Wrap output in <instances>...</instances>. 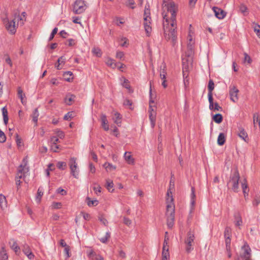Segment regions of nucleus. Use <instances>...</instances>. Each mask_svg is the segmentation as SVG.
I'll return each mask as SVG.
<instances>
[{"label":"nucleus","mask_w":260,"mask_h":260,"mask_svg":"<svg viewBox=\"0 0 260 260\" xmlns=\"http://www.w3.org/2000/svg\"><path fill=\"white\" fill-rule=\"evenodd\" d=\"M174 175H171L170 181V188L167 191V196L168 198L167 199V209L166 215L167 216V225L169 229H171L174 224L175 220V205L173 203V198L172 196V192L171 191V189H173L175 186V182L172 178Z\"/></svg>","instance_id":"nucleus-1"},{"label":"nucleus","mask_w":260,"mask_h":260,"mask_svg":"<svg viewBox=\"0 0 260 260\" xmlns=\"http://www.w3.org/2000/svg\"><path fill=\"white\" fill-rule=\"evenodd\" d=\"M164 7H166L167 9V10L169 12H170L171 14V28L176 27V29L177 28L176 27V10L175 8V5L174 2H170L167 4H165Z\"/></svg>","instance_id":"nucleus-2"},{"label":"nucleus","mask_w":260,"mask_h":260,"mask_svg":"<svg viewBox=\"0 0 260 260\" xmlns=\"http://www.w3.org/2000/svg\"><path fill=\"white\" fill-rule=\"evenodd\" d=\"M88 6L83 0H76L73 5V12L75 14L83 13L87 8Z\"/></svg>","instance_id":"nucleus-3"},{"label":"nucleus","mask_w":260,"mask_h":260,"mask_svg":"<svg viewBox=\"0 0 260 260\" xmlns=\"http://www.w3.org/2000/svg\"><path fill=\"white\" fill-rule=\"evenodd\" d=\"M240 175L237 170H236L231 175L230 178L229 184H231L232 189L234 192H238L239 189V181Z\"/></svg>","instance_id":"nucleus-4"},{"label":"nucleus","mask_w":260,"mask_h":260,"mask_svg":"<svg viewBox=\"0 0 260 260\" xmlns=\"http://www.w3.org/2000/svg\"><path fill=\"white\" fill-rule=\"evenodd\" d=\"M194 234L189 231L187 234V238L185 239L184 243L186 244L185 250L187 253H190L193 249V243L194 240Z\"/></svg>","instance_id":"nucleus-5"},{"label":"nucleus","mask_w":260,"mask_h":260,"mask_svg":"<svg viewBox=\"0 0 260 260\" xmlns=\"http://www.w3.org/2000/svg\"><path fill=\"white\" fill-rule=\"evenodd\" d=\"M165 37L167 40H171L173 45L177 41V31L176 27L171 28L169 30V32L167 33L166 28L164 27Z\"/></svg>","instance_id":"nucleus-6"},{"label":"nucleus","mask_w":260,"mask_h":260,"mask_svg":"<svg viewBox=\"0 0 260 260\" xmlns=\"http://www.w3.org/2000/svg\"><path fill=\"white\" fill-rule=\"evenodd\" d=\"M70 168L71 174L75 178H78L79 170L77 168L76 159L75 157H71L69 161Z\"/></svg>","instance_id":"nucleus-7"},{"label":"nucleus","mask_w":260,"mask_h":260,"mask_svg":"<svg viewBox=\"0 0 260 260\" xmlns=\"http://www.w3.org/2000/svg\"><path fill=\"white\" fill-rule=\"evenodd\" d=\"M28 172V168H24L23 167L22 169H18V173L17 176H16V184L17 186V188L20 186L21 182L20 179L25 177V174Z\"/></svg>","instance_id":"nucleus-8"},{"label":"nucleus","mask_w":260,"mask_h":260,"mask_svg":"<svg viewBox=\"0 0 260 260\" xmlns=\"http://www.w3.org/2000/svg\"><path fill=\"white\" fill-rule=\"evenodd\" d=\"M229 88L231 100L235 103L237 102L238 100V93L239 91V90L235 86H230Z\"/></svg>","instance_id":"nucleus-9"},{"label":"nucleus","mask_w":260,"mask_h":260,"mask_svg":"<svg viewBox=\"0 0 260 260\" xmlns=\"http://www.w3.org/2000/svg\"><path fill=\"white\" fill-rule=\"evenodd\" d=\"M5 26L6 29L10 34L12 35L15 34L17 25H16L15 22L14 20L8 21L5 24Z\"/></svg>","instance_id":"nucleus-10"},{"label":"nucleus","mask_w":260,"mask_h":260,"mask_svg":"<svg viewBox=\"0 0 260 260\" xmlns=\"http://www.w3.org/2000/svg\"><path fill=\"white\" fill-rule=\"evenodd\" d=\"M212 9L215 16L218 19H222L225 17L226 13L221 9L217 7H213Z\"/></svg>","instance_id":"nucleus-11"},{"label":"nucleus","mask_w":260,"mask_h":260,"mask_svg":"<svg viewBox=\"0 0 260 260\" xmlns=\"http://www.w3.org/2000/svg\"><path fill=\"white\" fill-rule=\"evenodd\" d=\"M243 253L241 254V257H251V249L247 243H245L242 247Z\"/></svg>","instance_id":"nucleus-12"},{"label":"nucleus","mask_w":260,"mask_h":260,"mask_svg":"<svg viewBox=\"0 0 260 260\" xmlns=\"http://www.w3.org/2000/svg\"><path fill=\"white\" fill-rule=\"evenodd\" d=\"M238 136L241 138L242 140H243L245 142H248L249 141V139L248 137V135L247 133L245 132L244 129L242 127H239V131L238 133Z\"/></svg>","instance_id":"nucleus-13"},{"label":"nucleus","mask_w":260,"mask_h":260,"mask_svg":"<svg viewBox=\"0 0 260 260\" xmlns=\"http://www.w3.org/2000/svg\"><path fill=\"white\" fill-rule=\"evenodd\" d=\"M76 96L70 93H68L64 98V103L68 105H72L73 103L75 101Z\"/></svg>","instance_id":"nucleus-14"},{"label":"nucleus","mask_w":260,"mask_h":260,"mask_svg":"<svg viewBox=\"0 0 260 260\" xmlns=\"http://www.w3.org/2000/svg\"><path fill=\"white\" fill-rule=\"evenodd\" d=\"M234 223L236 226H240L242 224V217L239 212L235 213L234 214Z\"/></svg>","instance_id":"nucleus-15"},{"label":"nucleus","mask_w":260,"mask_h":260,"mask_svg":"<svg viewBox=\"0 0 260 260\" xmlns=\"http://www.w3.org/2000/svg\"><path fill=\"white\" fill-rule=\"evenodd\" d=\"M101 123H102V126L103 128L104 129L105 131H107L109 130V124L108 122L107 119V116L105 114H102L101 115Z\"/></svg>","instance_id":"nucleus-16"},{"label":"nucleus","mask_w":260,"mask_h":260,"mask_svg":"<svg viewBox=\"0 0 260 260\" xmlns=\"http://www.w3.org/2000/svg\"><path fill=\"white\" fill-rule=\"evenodd\" d=\"M0 259L1 260L8 259V255L4 246L2 247L0 250Z\"/></svg>","instance_id":"nucleus-17"},{"label":"nucleus","mask_w":260,"mask_h":260,"mask_svg":"<svg viewBox=\"0 0 260 260\" xmlns=\"http://www.w3.org/2000/svg\"><path fill=\"white\" fill-rule=\"evenodd\" d=\"M122 116L118 112H115L114 113V117L113 118V120L118 126L120 125L121 123Z\"/></svg>","instance_id":"nucleus-18"},{"label":"nucleus","mask_w":260,"mask_h":260,"mask_svg":"<svg viewBox=\"0 0 260 260\" xmlns=\"http://www.w3.org/2000/svg\"><path fill=\"white\" fill-rule=\"evenodd\" d=\"M0 207L2 210H4L7 207L6 197L2 194H0Z\"/></svg>","instance_id":"nucleus-19"},{"label":"nucleus","mask_w":260,"mask_h":260,"mask_svg":"<svg viewBox=\"0 0 260 260\" xmlns=\"http://www.w3.org/2000/svg\"><path fill=\"white\" fill-rule=\"evenodd\" d=\"M225 141V136L224 133H221L219 134L217 138V144L219 146H222Z\"/></svg>","instance_id":"nucleus-20"},{"label":"nucleus","mask_w":260,"mask_h":260,"mask_svg":"<svg viewBox=\"0 0 260 260\" xmlns=\"http://www.w3.org/2000/svg\"><path fill=\"white\" fill-rule=\"evenodd\" d=\"M124 157L125 160L129 164H133L134 162V159L132 157L130 152H125L124 154Z\"/></svg>","instance_id":"nucleus-21"},{"label":"nucleus","mask_w":260,"mask_h":260,"mask_svg":"<svg viewBox=\"0 0 260 260\" xmlns=\"http://www.w3.org/2000/svg\"><path fill=\"white\" fill-rule=\"evenodd\" d=\"M2 113L3 116L4 122L6 125H7L9 120V117L8 115V111L6 107H4L2 108Z\"/></svg>","instance_id":"nucleus-22"},{"label":"nucleus","mask_w":260,"mask_h":260,"mask_svg":"<svg viewBox=\"0 0 260 260\" xmlns=\"http://www.w3.org/2000/svg\"><path fill=\"white\" fill-rule=\"evenodd\" d=\"M106 63L107 66L112 68L113 69L117 67V63L115 62V60L110 57H108L107 58Z\"/></svg>","instance_id":"nucleus-23"},{"label":"nucleus","mask_w":260,"mask_h":260,"mask_svg":"<svg viewBox=\"0 0 260 260\" xmlns=\"http://www.w3.org/2000/svg\"><path fill=\"white\" fill-rule=\"evenodd\" d=\"M149 19H151L150 8H147V5H145L144 13V20L147 21Z\"/></svg>","instance_id":"nucleus-24"},{"label":"nucleus","mask_w":260,"mask_h":260,"mask_svg":"<svg viewBox=\"0 0 260 260\" xmlns=\"http://www.w3.org/2000/svg\"><path fill=\"white\" fill-rule=\"evenodd\" d=\"M39 116V113L38 108H36L32 112V113L31 115V116L32 118V121L34 122L36 124L37 123L38 120V117ZM37 125V124H36Z\"/></svg>","instance_id":"nucleus-25"},{"label":"nucleus","mask_w":260,"mask_h":260,"mask_svg":"<svg viewBox=\"0 0 260 260\" xmlns=\"http://www.w3.org/2000/svg\"><path fill=\"white\" fill-rule=\"evenodd\" d=\"M149 118L150 121L151 125L152 127H154L155 124L156 120V113L155 112L153 113H149Z\"/></svg>","instance_id":"nucleus-26"},{"label":"nucleus","mask_w":260,"mask_h":260,"mask_svg":"<svg viewBox=\"0 0 260 260\" xmlns=\"http://www.w3.org/2000/svg\"><path fill=\"white\" fill-rule=\"evenodd\" d=\"M72 75H73V73L71 71H67V72H64V73L63 74V76L64 78L65 81L69 82H72L73 81V77L70 78V77H69V76L70 77V76H72Z\"/></svg>","instance_id":"nucleus-27"},{"label":"nucleus","mask_w":260,"mask_h":260,"mask_svg":"<svg viewBox=\"0 0 260 260\" xmlns=\"http://www.w3.org/2000/svg\"><path fill=\"white\" fill-rule=\"evenodd\" d=\"M239 10L244 16H246L248 14V8L244 4H240L239 6Z\"/></svg>","instance_id":"nucleus-28"},{"label":"nucleus","mask_w":260,"mask_h":260,"mask_svg":"<svg viewBox=\"0 0 260 260\" xmlns=\"http://www.w3.org/2000/svg\"><path fill=\"white\" fill-rule=\"evenodd\" d=\"M170 253L169 249H164L162 250V260H169Z\"/></svg>","instance_id":"nucleus-29"},{"label":"nucleus","mask_w":260,"mask_h":260,"mask_svg":"<svg viewBox=\"0 0 260 260\" xmlns=\"http://www.w3.org/2000/svg\"><path fill=\"white\" fill-rule=\"evenodd\" d=\"M213 120L217 123H220L223 120V117L221 114H216L213 116Z\"/></svg>","instance_id":"nucleus-30"},{"label":"nucleus","mask_w":260,"mask_h":260,"mask_svg":"<svg viewBox=\"0 0 260 260\" xmlns=\"http://www.w3.org/2000/svg\"><path fill=\"white\" fill-rule=\"evenodd\" d=\"M103 167L107 170V171L114 170L116 169L115 166L113 165L112 164L106 162L104 165Z\"/></svg>","instance_id":"nucleus-31"},{"label":"nucleus","mask_w":260,"mask_h":260,"mask_svg":"<svg viewBox=\"0 0 260 260\" xmlns=\"http://www.w3.org/2000/svg\"><path fill=\"white\" fill-rule=\"evenodd\" d=\"M232 236V230L229 227L226 226L225 228V230L224 232V238H230Z\"/></svg>","instance_id":"nucleus-32"},{"label":"nucleus","mask_w":260,"mask_h":260,"mask_svg":"<svg viewBox=\"0 0 260 260\" xmlns=\"http://www.w3.org/2000/svg\"><path fill=\"white\" fill-rule=\"evenodd\" d=\"M86 200L87 201V205L88 206H95L98 205L99 201L97 200H91L90 198L87 197Z\"/></svg>","instance_id":"nucleus-33"},{"label":"nucleus","mask_w":260,"mask_h":260,"mask_svg":"<svg viewBox=\"0 0 260 260\" xmlns=\"http://www.w3.org/2000/svg\"><path fill=\"white\" fill-rule=\"evenodd\" d=\"M191 192L190 194V204L192 206H193L195 204V200L194 199L196 198V194H195V189L194 188L192 187H191Z\"/></svg>","instance_id":"nucleus-34"},{"label":"nucleus","mask_w":260,"mask_h":260,"mask_svg":"<svg viewBox=\"0 0 260 260\" xmlns=\"http://www.w3.org/2000/svg\"><path fill=\"white\" fill-rule=\"evenodd\" d=\"M43 195V191L40 187L39 188L37 191V194L36 197V200L37 203H40L41 200V198Z\"/></svg>","instance_id":"nucleus-35"},{"label":"nucleus","mask_w":260,"mask_h":260,"mask_svg":"<svg viewBox=\"0 0 260 260\" xmlns=\"http://www.w3.org/2000/svg\"><path fill=\"white\" fill-rule=\"evenodd\" d=\"M144 27L147 36H150L152 28L149 24H147L146 23H144Z\"/></svg>","instance_id":"nucleus-36"},{"label":"nucleus","mask_w":260,"mask_h":260,"mask_svg":"<svg viewBox=\"0 0 260 260\" xmlns=\"http://www.w3.org/2000/svg\"><path fill=\"white\" fill-rule=\"evenodd\" d=\"M18 97L21 99V103L23 104H24V101L23 99L24 97H25V94L23 93L22 90L21 89L20 87H19L18 89Z\"/></svg>","instance_id":"nucleus-37"},{"label":"nucleus","mask_w":260,"mask_h":260,"mask_svg":"<svg viewBox=\"0 0 260 260\" xmlns=\"http://www.w3.org/2000/svg\"><path fill=\"white\" fill-rule=\"evenodd\" d=\"M13 243L12 245H11V248L16 252H19L20 250V247L18 245L16 241L14 240H12Z\"/></svg>","instance_id":"nucleus-38"},{"label":"nucleus","mask_w":260,"mask_h":260,"mask_svg":"<svg viewBox=\"0 0 260 260\" xmlns=\"http://www.w3.org/2000/svg\"><path fill=\"white\" fill-rule=\"evenodd\" d=\"M57 167L61 170H64L67 167V164L64 161H58L56 164Z\"/></svg>","instance_id":"nucleus-39"},{"label":"nucleus","mask_w":260,"mask_h":260,"mask_svg":"<svg viewBox=\"0 0 260 260\" xmlns=\"http://www.w3.org/2000/svg\"><path fill=\"white\" fill-rule=\"evenodd\" d=\"M54 133L56 134L57 138H59L61 139L64 138V134L63 131L58 129H56L54 130Z\"/></svg>","instance_id":"nucleus-40"},{"label":"nucleus","mask_w":260,"mask_h":260,"mask_svg":"<svg viewBox=\"0 0 260 260\" xmlns=\"http://www.w3.org/2000/svg\"><path fill=\"white\" fill-rule=\"evenodd\" d=\"M114 184L112 180H107L106 181V187L107 189L110 192H112L114 189H113L111 191L110 190V189L112 188L113 187Z\"/></svg>","instance_id":"nucleus-41"},{"label":"nucleus","mask_w":260,"mask_h":260,"mask_svg":"<svg viewBox=\"0 0 260 260\" xmlns=\"http://www.w3.org/2000/svg\"><path fill=\"white\" fill-rule=\"evenodd\" d=\"M214 88V83L212 80H210L208 85V92L212 93V91Z\"/></svg>","instance_id":"nucleus-42"},{"label":"nucleus","mask_w":260,"mask_h":260,"mask_svg":"<svg viewBox=\"0 0 260 260\" xmlns=\"http://www.w3.org/2000/svg\"><path fill=\"white\" fill-rule=\"evenodd\" d=\"M1 18H2V21L3 22V23L5 24V23H6L7 22H8V21H9V20L8 19V13H7V12H4L3 15L1 17Z\"/></svg>","instance_id":"nucleus-43"},{"label":"nucleus","mask_w":260,"mask_h":260,"mask_svg":"<svg viewBox=\"0 0 260 260\" xmlns=\"http://www.w3.org/2000/svg\"><path fill=\"white\" fill-rule=\"evenodd\" d=\"M254 31L256 33L257 37L260 38V25L258 24H254Z\"/></svg>","instance_id":"nucleus-44"},{"label":"nucleus","mask_w":260,"mask_h":260,"mask_svg":"<svg viewBox=\"0 0 260 260\" xmlns=\"http://www.w3.org/2000/svg\"><path fill=\"white\" fill-rule=\"evenodd\" d=\"M185 71H184V68L183 67V82H184V85L185 88L187 87V86L189 84V79H185Z\"/></svg>","instance_id":"nucleus-45"},{"label":"nucleus","mask_w":260,"mask_h":260,"mask_svg":"<svg viewBox=\"0 0 260 260\" xmlns=\"http://www.w3.org/2000/svg\"><path fill=\"white\" fill-rule=\"evenodd\" d=\"M124 55V54L123 52L118 51L116 52V57L120 60H123Z\"/></svg>","instance_id":"nucleus-46"},{"label":"nucleus","mask_w":260,"mask_h":260,"mask_svg":"<svg viewBox=\"0 0 260 260\" xmlns=\"http://www.w3.org/2000/svg\"><path fill=\"white\" fill-rule=\"evenodd\" d=\"M6 140V137L5 133L0 129V143H4Z\"/></svg>","instance_id":"nucleus-47"},{"label":"nucleus","mask_w":260,"mask_h":260,"mask_svg":"<svg viewBox=\"0 0 260 260\" xmlns=\"http://www.w3.org/2000/svg\"><path fill=\"white\" fill-rule=\"evenodd\" d=\"M123 79H124V82L122 84L123 87H124V88H125L127 89H130L131 86L129 84L128 80L127 79H125L124 78H123Z\"/></svg>","instance_id":"nucleus-48"},{"label":"nucleus","mask_w":260,"mask_h":260,"mask_svg":"<svg viewBox=\"0 0 260 260\" xmlns=\"http://www.w3.org/2000/svg\"><path fill=\"white\" fill-rule=\"evenodd\" d=\"M225 243L226 250H229L230 248H231V238H225Z\"/></svg>","instance_id":"nucleus-49"},{"label":"nucleus","mask_w":260,"mask_h":260,"mask_svg":"<svg viewBox=\"0 0 260 260\" xmlns=\"http://www.w3.org/2000/svg\"><path fill=\"white\" fill-rule=\"evenodd\" d=\"M135 4V2L134 0H127L126 2V5L127 6H129L132 9H134L135 7L134 6Z\"/></svg>","instance_id":"nucleus-50"},{"label":"nucleus","mask_w":260,"mask_h":260,"mask_svg":"<svg viewBox=\"0 0 260 260\" xmlns=\"http://www.w3.org/2000/svg\"><path fill=\"white\" fill-rule=\"evenodd\" d=\"M149 105H152V104L154 103V100L152 97V88H151V82H150V89H149Z\"/></svg>","instance_id":"nucleus-51"},{"label":"nucleus","mask_w":260,"mask_h":260,"mask_svg":"<svg viewBox=\"0 0 260 260\" xmlns=\"http://www.w3.org/2000/svg\"><path fill=\"white\" fill-rule=\"evenodd\" d=\"M93 190L95 193L96 194H98L101 192V187L100 186V185L95 184V186L93 187Z\"/></svg>","instance_id":"nucleus-52"},{"label":"nucleus","mask_w":260,"mask_h":260,"mask_svg":"<svg viewBox=\"0 0 260 260\" xmlns=\"http://www.w3.org/2000/svg\"><path fill=\"white\" fill-rule=\"evenodd\" d=\"M57 27H55L52 31L50 35V37L49 38V41H50L51 40H52L54 37V35L57 33Z\"/></svg>","instance_id":"nucleus-53"},{"label":"nucleus","mask_w":260,"mask_h":260,"mask_svg":"<svg viewBox=\"0 0 260 260\" xmlns=\"http://www.w3.org/2000/svg\"><path fill=\"white\" fill-rule=\"evenodd\" d=\"M244 62H247L248 63H250L252 61V59L250 56L248 55L247 53H244Z\"/></svg>","instance_id":"nucleus-54"},{"label":"nucleus","mask_w":260,"mask_h":260,"mask_svg":"<svg viewBox=\"0 0 260 260\" xmlns=\"http://www.w3.org/2000/svg\"><path fill=\"white\" fill-rule=\"evenodd\" d=\"M92 52L96 54V55L98 57H100L102 55L101 51L99 48H93L92 50Z\"/></svg>","instance_id":"nucleus-55"},{"label":"nucleus","mask_w":260,"mask_h":260,"mask_svg":"<svg viewBox=\"0 0 260 260\" xmlns=\"http://www.w3.org/2000/svg\"><path fill=\"white\" fill-rule=\"evenodd\" d=\"M59 145H57V144H51V150L53 151V152H58V149H59Z\"/></svg>","instance_id":"nucleus-56"},{"label":"nucleus","mask_w":260,"mask_h":260,"mask_svg":"<svg viewBox=\"0 0 260 260\" xmlns=\"http://www.w3.org/2000/svg\"><path fill=\"white\" fill-rule=\"evenodd\" d=\"M27 157H25L23 159V165H22V164L20 165L18 169H22L23 167H24V168H26V166L27 165Z\"/></svg>","instance_id":"nucleus-57"},{"label":"nucleus","mask_w":260,"mask_h":260,"mask_svg":"<svg viewBox=\"0 0 260 260\" xmlns=\"http://www.w3.org/2000/svg\"><path fill=\"white\" fill-rule=\"evenodd\" d=\"M50 142L51 144H57V143L59 142L58 138L55 136H53L50 138Z\"/></svg>","instance_id":"nucleus-58"},{"label":"nucleus","mask_w":260,"mask_h":260,"mask_svg":"<svg viewBox=\"0 0 260 260\" xmlns=\"http://www.w3.org/2000/svg\"><path fill=\"white\" fill-rule=\"evenodd\" d=\"M66 44L69 46H73L75 44V40L73 39H69L67 41Z\"/></svg>","instance_id":"nucleus-59"},{"label":"nucleus","mask_w":260,"mask_h":260,"mask_svg":"<svg viewBox=\"0 0 260 260\" xmlns=\"http://www.w3.org/2000/svg\"><path fill=\"white\" fill-rule=\"evenodd\" d=\"M99 219L105 226H106L108 223L107 220L102 216L99 217Z\"/></svg>","instance_id":"nucleus-60"},{"label":"nucleus","mask_w":260,"mask_h":260,"mask_svg":"<svg viewBox=\"0 0 260 260\" xmlns=\"http://www.w3.org/2000/svg\"><path fill=\"white\" fill-rule=\"evenodd\" d=\"M72 117V112H68L63 117V119L65 120H69L71 119V118Z\"/></svg>","instance_id":"nucleus-61"},{"label":"nucleus","mask_w":260,"mask_h":260,"mask_svg":"<svg viewBox=\"0 0 260 260\" xmlns=\"http://www.w3.org/2000/svg\"><path fill=\"white\" fill-rule=\"evenodd\" d=\"M161 69L160 71V74H167L166 70V64H162L161 67Z\"/></svg>","instance_id":"nucleus-62"},{"label":"nucleus","mask_w":260,"mask_h":260,"mask_svg":"<svg viewBox=\"0 0 260 260\" xmlns=\"http://www.w3.org/2000/svg\"><path fill=\"white\" fill-rule=\"evenodd\" d=\"M61 204L59 202H54L52 204V207L54 209H59L61 208Z\"/></svg>","instance_id":"nucleus-63"},{"label":"nucleus","mask_w":260,"mask_h":260,"mask_svg":"<svg viewBox=\"0 0 260 260\" xmlns=\"http://www.w3.org/2000/svg\"><path fill=\"white\" fill-rule=\"evenodd\" d=\"M215 111H221L222 110V108L220 107L217 103H214V109Z\"/></svg>","instance_id":"nucleus-64"}]
</instances>
